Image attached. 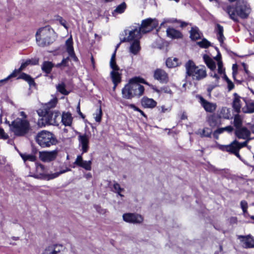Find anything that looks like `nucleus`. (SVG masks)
Wrapping results in <instances>:
<instances>
[{
    "mask_svg": "<svg viewBox=\"0 0 254 254\" xmlns=\"http://www.w3.org/2000/svg\"><path fill=\"white\" fill-rule=\"evenodd\" d=\"M58 102V99L56 97L53 98L48 103L46 104L45 107L41 111H45L46 109L48 110L50 108H54L56 106Z\"/></svg>",
    "mask_w": 254,
    "mask_h": 254,
    "instance_id": "nucleus-38",
    "label": "nucleus"
},
{
    "mask_svg": "<svg viewBox=\"0 0 254 254\" xmlns=\"http://www.w3.org/2000/svg\"><path fill=\"white\" fill-rule=\"evenodd\" d=\"M153 77L154 79L163 83H166L169 80L168 74L160 68H157L154 71Z\"/></svg>",
    "mask_w": 254,
    "mask_h": 254,
    "instance_id": "nucleus-18",
    "label": "nucleus"
},
{
    "mask_svg": "<svg viewBox=\"0 0 254 254\" xmlns=\"http://www.w3.org/2000/svg\"><path fill=\"white\" fill-rule=\"evenodd\" d=\"M38 63V60H35L32 61L31 60H27L24 62L22 63L21 64V66L18 69L15 70L16 71V74L20 72L21 71L23 70L29 64H37Z\"/></svg>",
    "mask_w": 254,
    "mask_h": 254,
    "instance_id": "nucleus-30",
    "label": "nucleus"
},
{
    "mask_svg": "<svg viewBox=\"0 0 254 254\" xmlns=\"http://www.w3.org/2000/svg\"><path fill=\"white\" fill-rule=\"evenodd\" d=\"M124 221L127 223L139 224L142 222L143 218L141 215L131 213H125L123 215Z\"/></svg>",
    "mask_w": 254,
    "mask_h": 254,
    "instance_id": "nucleus-14",
    "label": "nucleus"
},
{
    "mask_svg": "<svg viewBox=\"0 0 254 254\" xmlns=\"http://www.w3.org/2000/svg\"><path fill=\"white\" fill-rule=\"evenodd\" d=\"M129 106L134 111L139 112L140 110V109L138 107H136L134 104H130Z\"/></svg>",
    "mask_w": 254,
    "mask_h": 254,
    "instance_id": "nucleus-64",
    "label": "nucleus"
},
{
    "mask_svg": "<svg viewBox=\"0 0 254 254\" xmlns=\"http://www.w3.org/2000/svg\"><path fill=\"white\" fill-rule=\"evenodd\" d=\"M234 99L233 101V107L236 112L239 113L242 107V102L241 97L237 93L234 94Z\"/></svg>",
    "mask_w": 254,
    "mask_h": 254,
    "instance_id": "nucleus-25",
    "label": "nucleus"
},
{
    "mask_svg": "<svg viewBox=\"0 0 254 254\" xmlns=\"http://www.w3.org/2000/svg\"><path fill=\"white\" fill-rule=\"evenodd\" d=\"M154 90L158 93L161 94L162 93H168L170 94H172V92L171 90L169 87L166 86L160 89H158L157 88H153Z\"/></svg>",
    "mask_w": 254,
    "mask_h": 254,
    "instance_id": "nucleus-40",
    "label": "nucleus"
},
{
    "mask_svg": "<svg viewBox=\"0 0 254 254\" xmlns=\"http://www.w3.org/2000/svg\"><path fill=\"white\" fill-rule=\"evenodd\" d=\"M158 24V22L156 19L149 18L142 21L140 26L138 24V28L142 33H146L152 31L155 28Z\"/></svg>",
    "mask_w": 254,
    "mask_h": 254,
    "instance_id": "nucleus-10",
    "label": "nucleus"
},
{
    "mask_svg": "<svg viewBox=\"0 0 254 254\" xmlns=\"http://www.w3.org/2000/svg\"><path fill=\"white\" fill-rule=\"evenodd\" d=\"M68 59H69V58H66L63 59V60L61 62V64H62V66H67Z\"/></svg>",
    "mask_w": 254,
    "mask_h": 254,
    "instance_id": "nucleus-61",
    "label": "nucleus"
},
{
    "mask_svg": "<svg viewBox=\"0 0 254 254\" xmlns=\"http://www.w3.org/2000/svg\"><path fill=\"white\" fill-rule=\"evenodd\" d=\"M91 161H84L81 155H78L74 164L82 167L86 170L89 171L91 169Z\"/></svg>",
    "mask_w": 254,
    "mask_h": 254,
    "instance_id": "nucleus-19",
    "label": "nucleus"
},
{
    "mask_svg": "<svg viewBox=\"0 0 254 254\" xmlns=\"http://www.w3.org/2000/svg\"><path fill=\"white\" fill-rule=\"evenodd\" d=\"M226 111H228V110L226 108H222L221 110V114H220V117H222L224 119H228L229 118V116L226 114V115H222L223 113H225Z\"/></svg>",
    "mask_w": 254,
    "mask_h": 254,
    "instance_id": "nucleus-56",
    "label": "nucleus"
},
{
    "mask_svg": "<svg viewBox=\"0 0 254 254\" xmlns=\"http://www.w3.org/2000/svg\"><path fill=\"white\" fill-rule=\"evenodd\" d=\"M95 208L96 210L100 214H104L106 213V210L102 209L100 206H96Z\"/></svg>",
    "mask_w": 254,
    "mask_h": 254,
    "instance_id": "nucleus-60",
    "label": "nucleus"
},
{
    "mask_svg": "<svg viewBox=\"0 0 254 254\" xmlns=\"http://www.w3.org/2000/svg\"><path fill=\"white\" fill-rule=\"evenodd\" d=\"M16 76V71L14 70L9 75L4 79L0 80V87L3 86L11 78Z\"/></svg>",
    "mask_w": 254,
    "mask_h": 254,
    "instance_id": "nucleus-41",
    "label": "nucleus"
},
{
    "mask_svg": "<svg viewBox=\"0 0 254 254\" xmlns=\"http://www.w3.org/2000/svg\"><path fill=\"white\" fill-rule=\"evenodd\" d=\"M248 140H246L243 142L240 143L238 141L236 140L237 144L238 146V148L239 149V151L243 147H245L247 146L248 143Z\"/></svg>",
    "mask_w": 254,
    "mask_h": 254,
    "instance_id": "nucleus-53",
    "label": "nucleus"
},
{
    "mask_svg": "<svg viewBox=\"0 0 254 254\" xmlns=\"http://www.w3.org/2000/svg\"><path fill=\"white\" fill-rule=\"evenodd\" d=\"M251 134V131L246 127H241L236 128L235 135L239 139H246Z\"/></svg>",
    "mask_w": 254,
    "mask_h": 254,
    "instance_id": "nucleus-20",
    "label": "nucleus"
},
{
    "mask_svg": "<svg viewBox=\"0 0 254 254\" xmlns=\"http://www.w3.org/2000/svg\"><path fill=\"white\" fill-rule=\"evenodd\" d=\"M72 121V116L69 112H64L61 115V122L65 126H70Z\"/></svg>",
    "mask_w": 254,
    "mask_h": 254,
    "instance_id": "nucleus-24",
    "label": "nucleus"
},
{
    "mask_svg": "<svg viewBox=\"0 0 254 254\" xmlns=\"http://www.w3.org/2000/svg\"><path fill=\"white\" fill-rule=\"evenodd\" d=\"M131 29L128 32V35L127 37H125L121 39V42H127L131 43L136 40H139L141 37L142 32L138 28V26L130 27Z\"/></svg>",
    "mask_w": 254,
    "mask_h": 254,
    "instance_id": "nucleus-12",
    "label": "nucleus"
},
{
    "mask_svg": "<svg viewBox=\"0 0 254 254\" xmlns=\"http://www.w3.org/2000/svg\"><path fill=\"white\" fill-rule=\"evenodd\" d=\"M224 132L223 131V128L221 127V128H218L217 130H216L214 133H213V135H214V136L216 138H218V135L219 134H221L222 133H223Z\"/></svg>",
    "mask_w": 254,
    "mask_h": 254,
    "instance_id": "nucleus-55",
    "label": "nucleus"
},
{
    "mask_svg": "<svg viewBox=\"0 0 254 254\" xmlns=\"http://www.w3.org/2000/svg\"><path fill=\"white\" fill-rule=\"evenodd\" d=\"M167 36L171 39H179L183 37L181 32L174 28L168 27L166 30Z\"/></svg>",
    "mask_w": 254,
    "mask_h": 254,
    "instance_id": "nucleus-23",
    "label": "nucleus"
},
{
    "mask_svg": "<svg viewBox=\"0 0 254 254\" xmlns=\"http://www.w3.org/2000/svg\"><path fill=\"white\" fill-rule=\"evenodd\" d=\"M10 130L14 135L19 136H24L30 129L29 121L27 119L16 118L9 125Z\"/></svg>",
    "mask_w": 254,
    "mask_h": 254,
    "instance_id": "nucleus-6",
    "label": "nucleus"
},
{
    "mask_svg": "<svg viewBox=\"0 0 254 254\" xmlns=\"http://www.w3.org/2000/svg\"><path fill=\"white\" fill-rule=\"evenodd\" d=\"M127 8V4L125 2L119 4L113 12V14H121L123 13Z\"/></svg>",
    "mask_w": 254,
    "mask_h": 254,
    "instance_id": "nucleus-35",
    "label": "nucleus"
},
{
    "mask_svg": "<svg viewBox=\"0 0 254 254\" xmlns=\"http://www.w3.org/2000/svg\"><path fill=\"white\" fill-rule=\"evenodd\" d=\"M238 239L242 243V247L244 248L250 249L254 248V238L252 235H238Z\"/></svg>",
    "mask_w": 254,
    "mask_h": 254,
    "instance_id": "nucleus-15",
    "label": "nucleus"
},
{
    "mask_svg": "<svg viewBox=\"0 0 254 254\" xmlns=\"http://www.w3.org/2000/svg\"><path fill=\"white\" fill-rule=\"evenodd\" d=\"M58 151H42L39 153L40 159L44 162H51L54 160L57 157Z\"/></svg>",
    "mask_w": 254,
    "mask_h": 254,
    "instance_id": "nucleus-16",
    "label": "nucleus"
},
{
    "mask_svg": "<svg viewBox=\"0 0 254 254\" xmlns=\"http://www.w3.org/2000/svg\"><path fill=\"white\" fill-rule=\"evenodd\" d=\"M67 250L60 244H52L46 246L41 254H67Z\"/></svg>",
    "mask_w": 254,
    "mask_h": 254,
    "instance_id": "nucleus-8",
    "label": "nucleus"
},
{
    "mask_svg": "<svg viewBox=\"0 0 254 254\" xmlns=\"http://www.w3.org/2000/svg\"><path fill=\"white\" fill-rule=\"evenodd\" d=\"M38 113L42 116V124L44 126L46 125L58 126L61 123V114L59 111L46 109L45 111H38Z\"/></svg>",
    "mask_w": 254,
    "mask_h": 254,
    "instance_id": "nucleus-5",
    "label": "nucleus"
},
{
    "mask_svg": "<svg viewBox=\"0 0 254 254\" xmlns=\"http://www.w3.org/2000/svg\"><path fill=\"white\" fill-rule=\"evenodd\" d=\"M198 98L200 104L206 112L212 113L215 111L217 108L216 103L209 102L201 96H199Z\"/></svg>",
    "mask_w": 254,
    "mask_h": 254,
    "instance_id": "nucleus-17",
    "label": "nucleus"
},
{
    "mask_svg": "<svg viewBox=\"0 0 254 254\" xmlns=\"http://www.w3.org/2000/svg\"><path fill=\"white\" fill-rule=\"evenodd\" d=\"M19 78L26 81L29 84L30 86H34L35 85V83L33 78L25 73H22Z\"/></svg>",
    "mask_w": 254,
    "mask_h": 254,
    "instance_id": "nucleus-32",
    "label": "nucleus"
},
{
    "mask_svg": "<svg viewBox=\"0 0 254 254\" xmlns=\"http://www.w3.org/2000/svg\"><path fill=\"white\" fill-rule=\"evenodd\" d=\"M67 171H68V170H63V171H61L59 172H56L55 173H52V174H49L48 175L47 178L48 180L55 179V178L58 177L60 175L63 174Z\"/></svg>",
    "mask_w": 254,
    "mask_h": 254,
    "instance_id": "nucleus-46",
    "label": "nucleus"
},
{
    "mask_svg": "<svg viewBox=\"0 0 254 254\" xmlns=\"http://www.w3.org/2000/svg\"><path fill=\"white\" fill-rule=\"evenodd\" d=\"M216 31L218 41L221 44L223 43L225 37L223 35V27L219 24L216 25Z\"/></svg>",
    "mask_w": 254,
    "mask_h": 254,
    "instance_id": "nucleus-31",
    "label": "nucleus"
},
{
    "mask_svg": "<svg viewBox=\"0 0 254 254\" xmlns=\"http://www.w3.org/2000/svg\"><path fill=\"white\" fill-rule=\"evenodd\" d=\"M211 134V131L208 128H205L202 130L201 133V137H210Z\"/></svg>",
    "mask_w": 254,
    "mask_h": 254,
    "instance_id": "nucleus-48",
    "label": "nucleus"
},
{
    "mask_svg": "<svg viewBox=\"0 0 254 254\" xmlns=\"http://www.w3.org/2000/svg\"><path fill=\"white\" fill-rule=\"evenodd\" d=\"M166 64L169 68H172L178 65V59L176 58H169L166 61Z\"/></svg>",
    "mask_w": 254,
    "mask_h": 254,
    "instance_id": "nucleus-33",
    "label": "nucleus"
},
{
    "mask_svg": "<svg viewBox=\"0 0 254 254\" xmlns=\"http://www.w3.org/2000/svg\"><path fill=\"white\" fill-rule=\"evenodd\" d=\"M210 76L215 79L214 82L218 83L220 77L215 71H211L210 73Z\"/></svg>",
    "mask_w": 254,
    "mask_h": 254,
    "instance_id": "nucleus-51",
    "label": "nucleus"
},
{
    "mask_svg": "<svg viewBox=\"0 0 254 254\" xmlns=\"http://www.w3.org/2000/svg\"><path fill=\"white\" fill-rule=\"evenodd\" d=\"M36 171L37 174L34 175L35 178H42L44 175L45 167L44 166L40 163H36Z\"/></svg>",
    "mask_w": 254,
    "mask_h": 254,
    "instance_id": "nucleus-28",
    "label": "nucleus"
},
{
    "mask_svg": "<svg viewBox=\"0 0 254 254\" xmlns=\"http://www.w3.org/2000/svg\"><path fill=\"white\" fill-rule=\"evenodd\" d=\"M140 83H145L144 79L139 77L130 78L122 90V97L129 100L142 96L144 91V88L140 84Z\"/></svg>",
    "mask_w": 254,
    "mask_h": 254,
    "instance_id": "nucleus-1",
    "label": "nucleus"
},
{
    "mask_svg": "<svg viewBox=\"0 0 254 254\" xmlns=\"http://www.w3.org/2000/svg\"><path fill=\"white\" fill-rule=\"evenodd\" d=\"M158 112L159 113H169L171 111V106H166L165 105L159 106L157 107Z\"/></svg>",
    "mask_w": 254,
    "mask_h": 254,
    "instance_id": "nucleus-39",
    "label": "nucleus"
},
{
    "mask_svg": "<svg viewBox=\"0 0 254 254\" xmlns=\"http://www.w3.org/2000/svg\"><path fill=\"white\" fill-rule=\"evenodd\" d=\"M8 138V135L6 134L2 128H0V138L6 139Z\"/></svg>",
    "mask_w": 254,
    "mask_h": 254,
    "instance_id": "nucleus-52",
    "label": "nucleus"
},
{
    "mask_svg": "<svg viewBox=\"0 0 254 254\" xmlns=\"http://www.w3.org/2000/svg\"><path fill=\"white\" fill-rule=\"evenodd\" d=\"M78 140L79 146L81 148L80 150L82 153H86L89 148V138L90 135L87 133L82 134L78 132Z\"/></svg>",
    "mask_w": 254,
    "mask_h": 254,
    "instance_id": "nucleus-13",
    "label": "nucleus"
},
{
    "mask_svg": "<svg viewBox=\"0 0 254 254\" xmlns=\"http://www.w3.org/2000/svg\"><path fill=\"white\" fill-rule=\"evenodd\" d=\"M113 188L115 190V191L117 193H120V192H121L124 190V189L121 188L120 185L117 183H114Z\"/></svg>",
    "mask_w": 254,
    "mask_h": 254,
    "instance_id": "nucleus-49",
    "label": "nucleus"
},
{
    "mask_svg": "<svg viewBox=\"0 0 254 254\" xmlns=\"http://www.w3.org/2000/svg\"><path fill=\"white\" fill-rule=\"evenodd\" d=\"M36 139L37 143L42 147H49L57 143V140L54 134L46 130L39 132Z\"/></svg>",
    "mask_w": 254,
    "mask_h": 254,
    "instance_id": "nucleus-7",
    "label": "nucleus"
},
{
    "mask_svg": "<svg viewBox=\"0 0 254 254\" xmlns=\"http://www.w3.org/2000/svg\"><path fill=\"white\" fill-rule=\"evenodd\" d=\"M94 116L95 121L97 122L100 123L101 122L102 116V112L101 107H99V108L97 109Z\"/></svg>",
    "mask_w": 254,
    "mask_h": 254,
    "instance_id": "nucleus-44",
    "label": "nucleus"
},
{
    "mask_svg": "<svg viewBox=\"0 0 254 254\" xmlns=\"http://www.w3.org/2000/svg\"><path fill=\"white\" fill-rule=\"evenodd\" d=\"M129 52L134 55H137L140 50L139 40H136L130 43Z\"/></svg>",
    "mask_w": 254,
    "mask_h": 254,
    "instance_id": "nucleus-26",
    "label": "nucleus"
},
{
    "mask_svg": "<svg viewBox=\"0 0 254 254\" xmlns=\"http://www.w3.org/2000/svg\"><path fill=\"white\" fill-rule=\"evenodd\" d=\"M243 112L245 113L252 114L254 113V101H252L249 103L247 105V110H244L243 109Z\"/></svg>",
    "mask_w": 254,
    "mask_h": 254,
    "instance_id": "nucleus-42",
    "label": "nucleus"
},
{
    "mask_svg": "<svg viewBox=\"0 0 254 254\" xmlns=\"http://www.w3.org/2000/svg\"><path fill=\"white\" fill-rule=\"evenodd\" d=\"M218 65V71L219 74H222L225 71V69L223 67V63L222 61H219L217 63Z\"/></svg>",
    "mask_w": 254,
    "mask_h": 254,
    "instance_id": "nucleus-50",
    "label": "nucleus"
},
{
    "mask_svg": "<svg viewBox=\"0 0 254 254\" xmlns=\"http://www.w3.org/2000/svg\"><path fill=\"white\" fill-rule=\"evenodd\" d=\"M53 67L54 64L52 62L45 61L42 65L41 68L43 72L46 74H49L51 72Z\"/></svg>",
    "mask_w": 254,
    "mask_h": 254,
    "instance_id": "nucleus-29",
    "label": "nucleus"
},
{
    "mask_svg": "<svg viewBox=\"0 0 254 254\" xmlns=\"http://www.w3.org/2000/svg\"><path fill=\"white\" fill-rule=\"evenodd\" d=\"M234 124L236 128L241 127L242 125V120L239 115H236L234 117Z\"/></svg>",
    "mask_w": 254,
    "mask_h": 254,
    "instance_id": "nucleus-43",
    "label": "nucleus"
},
{
    "mask_svg": "<svg viewBox=\"0 0 254 254\" xmlns=\"http://www.w3.org/2000/svg\"><path fill=\"white\" fill-rule=\"evenodd\" d=\"M110 66L112 69L110 72V76L113 82L120 83L121 82V74L119 72V67L116 62V52L112 54L110 62Z\"/></svg>",
    "mask_w": 254,
    "mask_h": 254,
    "instance_id": "nucleus-9",
    "label": "nucleus"
},
{
    "mask_svg": "<svg viewBox=\"0 0 254 254\" xmlns=\"http://www.w3.org/2000/svg\"><path fill=\"white\" fill-rule=\"evenodd\" d=\"M231 19L235 21H238L237 15L241 18H247L251 11L249 4L244 0H239L236 3L235 9L231 6H228L226 9Z\"/></svg>",
    "mask_w": 254,
    "mask_h": 254,
    "instance_id": "nucleus-2",
    "label": "nucleus"
},
{
    "mask_svg": "<svg viewBox=\"0 0 254 254\" xmlns=\"http://www.w3.org/2000/svg\"><path fill=\"white\" fill-rule=\"evenodd\" d=\"M241 208H248V203L246 200H242L240 203Z\"/></svg>",
    "mask_w": 254,
    "mask_h": 254,
    "instance_id": "nucleus-59",
    "label": "nucleus"
},
{
    "mask_svg": "<svg viewBox=\"0 0 254 254\" xmlns=\"http://www.w3.org/2000/svg\"><path fill=\"white\" fill-rule=\"evenodd\" d=\"M218 86V83L214 82L211 84H210L208 86L207 91L208 92V96L209 97H211V93L212 90L216 87Z\"/></svg>",
    "mask_w": 254,
    "mask_h": 254,
    "instance_id": "nucleus-47",
    "label": "nucleus"
},
{
    "mask_svg": "<svg viewBox=\"0 0 254 254\" xmlns=\"http://www.w3.org/2000/svg\"><path fill=\"white\" fill-rule=\"evenodd\" d=\"M141 104L145 108L152 109L156 107L157 102L152 98L143 97L141 100Z\"/></svg>",
    "mask_w": 254,
    "mask_h": 254,
    "instance_id": "nucleus-22",
    "label": "nucleus"
},
{
    "mask_svg": "<svg viewBox=\"0 0 254 254\" xmlns=\"http://www.w3.org/2000/svg\"><path fill=\"white\" fill-rule=\"evenodd\" d=\"M232 68H233V77L235 78V74L237 73V65L236 64H233Z\"/></svg>",
    "mask_w": 254,
    "mask_h": 254,
    "instance_id": "nucleus-62",
    "label": "nucleus"
},
{
    "mask_svg": "<svg viewBox=\"0 0 254 254\" xmlns=\"http://www.w3.org/2000/svg\"><path fill=\"white\" fill-rule=\"evenodd\" d=\"M197 44L203 48H207L210 46V43L206 39H203L201 41L198 42Z\"/></svg>",
    "mask_w": 254,
    "mask_h": 254,
    "instance_id": "nucleus-45",
    "label": "nucleus"
},
{
    "mask_svg": "<svg viewBox=\"0 0 254 254\" xmlns=\"http://www.w3.org/2000/svg\"><path fill=\"white\" fill-rule=\"evenodd\" d=\"M186 73L191 76L193 80H200L207 76L206 68L204 66H196L192 61H189L185 64Z\"/></svg>",
    "mask_w": 254,
    "mask_h": 254,
    "instance_id": "nucleus-4",
    "label": "nucleus"
},
{
    "mask_svg": "<svg viewBox=\"0 0 254 254\" xmlns=\"http://www.w3.org/2000/svg\"><path fill=\"white\" fill-rule=\"evenodd\" d=\"M190 37L193 40H196L200 38L199 30L196 27H192L190 31Z\"/></svg>",
    "mask_w": 254,
    "mask_h": 254,
    "instance_id": "nucleus-34",
    "label": "nucleus"
},
{
    "mask_svg": "<svg viewBox=\"0 0 254 254\" xmlns=\"http://www.w3.org/2000/svg\"><path fill=\"white\" fill-rule=\"evenodd\" d=\"M249 128L250 129L251 133L254 134V123L252 124H249Z\"/></svg>",
    "mask_w": 254,
    "mask_h": 254,
    "instance_id": "nucleus-63",
    "label": "nucleus"
},
{
    "mask_svg": "<svg viewBox=\"0 0 254 254\" xmlns=\"http://www.w3.org/2000/svg\"><path fill=\"white\" fill-rule=\"evenodd\" d=\"M20 156L24 162L29 161L31 162H34L36 161V157L33 154H29L27 153H20Z\"/></svg>",
    "mask_w": 254,
    "mask_h": 254,
    "instance_id": "nucleus-36",
    "label": "nucleus"
},
{
    "mask_svg": "<svg viewBox=\"0 0 254 254\" xmlns=\"http://www.w3.org/2000/svg\"><path fill=\"white\" fill-rule=\"evenodd\" d=\"M58 20L60 24L63 26L65 29H67L68 27L66 25V22L65 20H64L62 17H59Z\"/></svg>",
    "mask_w": 254,
    "mask_h": 254,
    "instance_id": "nucleus-54",
    "label": "nucleus"
},
{
    "mask_svg": "<svg viewBox=\"0 0 254 254\" xmlns=\"http://www.w3.org/2000/svg\"><path fill=\"white\" fill-rule=\"evenodd\" d=\"M203 59L207 67L210 68L211 71H214L216 69V64L213 60L207 55H204Z\"/></svg>",
    "mask_w": 254,
    "mask_h": 254,
    "instance_id": "nucleus-27",
    "label": "nucleus"
},
{
    "mask_svg": "<svg viewBox=\"0 0 254 254\" xmlns=\"http://www.w3.org/2000/svg\"><path fill=\"white\" fill-rule=\"evenodd\" d=\"M56 38L54 30L49 26L39 28L36 33V42L41 47L49 45L54 42Z\"/></svg>",
    "mask_w": 254,
    "mask_h": 254,
    "instance_id": "nucleus-3",
    "label": "nucleus"
},
{
    "mask_svg": "<svg viewBox=\"0 0 254 254\" xmlns=\"http://www.w3.org/2000/svg\"><path fill=\"white\" fill-rule=\"evenodd\" d=\"M65 44L66 46V51L70 57L74 61L76 62L78 61L77 58L76 57L75 54L74 52L73 48V42L72 39L71 37L67 39L65 42Z\"/></svg>",
    "mask_w": 254,
    "mask_h": 254,
    "instance_id": "nucleus-21",
    "label": "nucleus"
},
{
    "mask_svg": "<svg viewBox=\"0 0 254 254\" xmlns=\"http://www.w3.org/2000/svg\"><path fill=\"white\" fill-rule=\"evenodd\" d=\"M227 83L229 91H230L234 88V84L229 79H227Z\"/></svg>",
    "mask_w": 254,
    "mask_h": 254,
    "instance_id": "nucleus-57",
    "label": "nucleus"
},
{
    "mask_svg": "<svg viewBox=\"0 0 254 254\" xmlns=\"http://www.w3.org/2000/svg\"><path fill=\"white\" fill-rule=\"evenodd\" d=\"M56 88L58 91L64 95H66L69 93L65 89V84L64 82H61L56 85Z\"/></svg>",
    "mask_w": 254,
    "mask_h": 254,
    "instance_id": "nucleus-37",
    "label": "nucleus"
},
{
    "mask_svg": "<svg viewBox=\"0 0 254 254\" xmlns=\"http://www.w3.org/2000/svg\"><path fill=\"white\" fill-rule=\"evenodd\" d=\"M222 128L224 131H226L228 132H231L233 130V127L231 126H228Z\"/></svg>",
    "mask_w": 254,
    "mask_h": 254,
    "instance_id": "nucleus-58",
    "label": "nucleus"
},
{
    "mask_svg": "<svg viewBox=\"0 0 254 254\" xmlns=\"http://www.w3.org/2000/svg\"><path fill=\"white\" fill-rule=\"evenodd\" d=\"M218 148L223 151H226L231 154L236 155L239 159L242 160L241 156L239 154V151L236 142V140L232 141L228 145H218Z\"/></svg>",
    "mask_w": 254,
    "mask_h": 254,
    "instance_id": "nucleus-11",
    "label": "nucleus"
}]
</instances>
